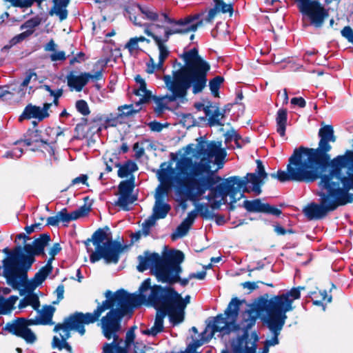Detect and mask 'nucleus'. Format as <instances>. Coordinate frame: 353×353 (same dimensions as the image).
<instances>
[{"instance_id": "obj_1", "label": "nucleus", "mask_w": 353, "mask_h": 353, "mask_svg": "<svg viewBox=\"0 0 353 353\" xmlns=\"http://www.w3.org/2000/svg\"><path fill=\"white\" fill-rule=\"evenodd\" d=\"M226 151L220 141H200L194 151L192 157H182L177 163L179 174L186 176V181L175 178L179 184L188 185V198L198 201L209 190L206 199L213 209H218L230 198V209L233 203L244 196L243 187L246 180L239 176H230L217 185L221 178L216 172L223 167Z\"/></svg>"}, {"instance_id": "obj_2", "label": "nucleus", "mask_w": 353, "mask_h": 353, "mask_svg": "<svg viewBox=\"0 0 353 353\" xmlns=\"http://www.w3.org/2000/svg\"><path fill=\"white\" fill-rule=\"evenodd\" d=\"M350 165L353 166L352 151L334 158L330 163L329 173L319 175V203H311L304 209L308 219H321L339 206L353 202V173H342L343 169Z\"/></svg>"}, {"instance_id": "obj_3", "label": "nucleus", "mask_w": 353, "mask_h": 353, "mask_svg": "<svg viewBox=\"0 0 353 353\" xmlns=\"http://www.w3.org/2000/svg\"><path fill=\"white\" fill-rule=\"evenodd\" d=\"M320 141L317 148L300 147L295 149L289 159L287 172L279 170L270 176L281 182L290 181L311 183L319 177V168L330 167L332 161L329 152L332 149L330 142H335L336 137L332 125H327L319 131Z\"/></svg>"}, {"instance_id": "obj_4", "label": "nucleus", "mask_w": 353, "mask_h": 353, "mask_svg": "<svg viewBox=\"0 0 353 353\" xmlns=\"http://www.w3.org/2000/svg\"><path fill=\"white\" fill-rule=\"evenodd\" d=\"M50 240V236L43 234L35 239L32 244L27 243L23 248L17 246L3 260V275L7 284L13 289L19 290L21 295L25 292H32L51 272L52 266L48 263L31 280L28 279V271L34 261V256L43 254Z\"/></svg>"}, {"instance_id": "obj_5", "label": "nucleus", "mask_w": 353, "mask_h": 353, "mask_svg": "<svg viewBox=\"0 0 353 353\" xmlns=\"http://www.w3.org/2000/svg\"><path fill=\"white\" fill-rule=\"evenodd\" d=\"M181 57L185 65L173 71L172 76H163V80L168 93L155 99L157 105L156 110L162 111L170 102H183L190 88L193 94H196L201 92L206 86L207 73L210 66L199 55L197 49L192 48L185 52Z\"/></svg>"}, {"instance_id": "obj_6", "label": "nucleus", "mask_w": 353, "mask_h": 353, "mask_svg": "<svg viewBox=\"0 0 353 353\" xmlns=\"http://www.w3.org/2000/svg\"><path fill=\"white\" fill-rule=\"evenodd\" d=\"M150 288V279H145L139 289V294H128L124 290H119L113 294L109 290L105 292L106 300L99 304L93 312L85 314H94L97 311L99 316L105 310H110L105 316L101 319V327L103 334L107 339L117 336V332L121 329V321L122 318L131 314L133 308L144 304L146 301L145 292Z\"/></svg>"}, {"instance_id": "obj_7", "label": "nucleus", "mask_w": 353, "mask_h": 353, "mask_svg": "<svg viewBox=\"0 0 353 353\" xmlns=\"http://www.w3.org/2000/svg\"><path fill=\"white\" fill-rule=\"evenodd\" d=\"M305 287L293 288L290 290L268 298L262 296L258 299V307L261 310L262 323L272 334L270 345L279 343L278 336L280 334L288 319L286 313L294 310L292 303L301 296V290Z\"/></svg>"}, {"instance_id": "obj_8", "label": "nucleus", "mask_w": 353, "mask_h": 353, "mask_svg": "<svg viewBox=\"0 0 353 353\" xmlns=\"http://www.w3.org/2000/svg\"><path fill=\"white\" fill-rule=\"evenodd\" d=\"M241 301L237 298H233L229 303L224 314L217 315L212 323H209L205 329L212 336L215 332H219L222 335L228 334L232 332L242 331L243 335L236 340L241 339H250L248 332L255 324L257 317L262 321L261 310L258 307V301L247 310L242 312L239 318V311Z\"/></svg>"}, {"instance_id": "obj_9", "label": "nucleus", "mask_w": 353, "mask_h": 353, "mask_svg": "<svg viewBox=\"0 0 353 353\" xmlns=\"http://www.w3.org/2000/svg\"><path fill=\"white\" fill-rule=\"evenodd\" d=\"M137 270L143 272L151 269L158 281L172 283L176 281L177 273L180 271L179 263L184 260V254L180 250H173L161 257L157 253L145 252L144 256H138Z\"/></svg>"}, {"instance_id": "obj_10", "label": "nucleus", "mask_w": 353, "mask_h": 353, "mask_svg": "<svg viewBox=\"0 0 353 353\" xmlns=\"http://www.w3.org/2000/svg\"><path fill=\"white\" fill-rule=\"evenodd\" d=\"M139 10L144 18L157 22V27L164 30L165 40H168L170 37L173 34H184L195 32L202 25V21L199 20L198 15L175 19L167 12H159L151 7L139 6Z\"/></svg>"}, {"instance_id": "obj_11", "label": "nucleus", "mask_w": 353, "mask_h": 353, "mask_svg": "<svg viewBox=\"0 0 353 353\" xmlns=\"http://www.w3.org/2000/svg\"><path fill=\"white\" fill-rule=\"evenodd\" d=\"M149 299L154 305L164 307L168 311L170 321L173 325L183 321L185 309L190 302V296L184 299L172 288H162L160 285L150 286Z\"/></svg>"}, {"instance_id": "obj_12", "label": "nucleus", "mask_w": 353, "mask_h": 353, "mask_svg": "<svg viewBox=\"0 0 353 353\" xmlns=\"http://www.w3.org/2000/svg\"><path fill=\"white\" fill-rule=\"evenodd\" d=\"M90 260L95 263L103 259L106 263H117L119 254L123 248L121 243L113 241L110 234L102 229H98L92 236L84 242Z\"/></svg>"}, {"instance_id": "obj_13", "label": "nucleus", "mask_w": 353, "mask_h": 353, "mask_svg": "<svg viewBox=\"0 0 353 353\" xmlns=\"http://www.w3.org/2000/svg\"><path fill=\"white\" fill-rule=\"evenodd\" d=\"M97 311L94 314H85L82 312H75L68 318H65L63 323H59L54 327V332H59L60 337L54 336L52 343L53 348L59 350L65 349L72 352V347L66 340L70 337V331L75 330L81 336L85 334L84 325L93 323L99 316Z\"/></svg>"}, {"instance_id": "obj_14", "label": "nucleus", "mask_w": 353, "mask_h": 353, "mask_svg": "<svg viewBox=\"0 0 353 353\" xmlns=\"http://www.w3.org/2000/svg\"><path fill=\"white\" fill-rule=\"evenodd\" d=\"M303 19H308L312 26L321 28L328 17L327 11L317 0H294Z\"/></svg>"}, {"instance_id": "obj_15", "label": "nucleus", "mask_w": 353, "mask_h": 353, "mask_svg": "<svg viewBox=\"0 0 353 353\" xmlns=\"http://www.w3.org/2000/svg\"><path fill=\"white\" fill-rule=\"evenodd\" d=\"M181 158L182 157L176 161L175 169L167 165L166 163H162L161 164V169L157 172L158 179L161 182V185L157 188L156 191L169 192L171 190L172 185L174 184L179 188H185L186 195L188 196V185L186 183L179 184L175 180V178L178 176L184 181H186L187 179L185 175L179 174V172L177 169V163Z\"/></svg>"}, {"instance_id": "obj_16", "label": "nucleus", "mask_w": 353, "mask_h": 353, "mask_svg": "<svg viewBox=\"0 0 353 353\" xmlns=\"http://www.w3.org/2000/svg\"><path fill=\"white\" fill-rule=\"evenodd\" d=\"M256 170L255 173H248L245 176L240 178V180H246L243 187L244 192H254L256 195L261 193V186L263 184V180L268 176L264 166L260 160H256Z\"/></svg>"}, {"instance_id": "obj_17", "label": "nucleus", "mask_w": 353, "mask_h": 353, "mask_svg": "<svg viewBox=\"0 0 353 353\" xmlns=\"http://www.w3.org/2000/svg\"><path fill=\"white\" fill-rule=\"evenodd\" d=\"M270 341L271 339L265 341V346L261 353H268L269 351V347L274 345L269 344ZM257 341L258 336L254 333L252 334V336L250 339H241L235 340L232 342L233 353H256ZM222 353L228 352L223 351Z\"/></svg>"}, {"instance_id": "obj_18", "label": "nucleus", "mask_w": 353, "mask_h": 353, "mask_svg": "<svg viewBox=\"0 0 353 353\" xmlns=\"http://www.w3.org/2000/svg\"><path fill=\"white\" fill-rule=\"evenodd\" d=\"M29 319L26 320L23 318L18 319L12 323H8L7 330L18 336L23 338L28 343H33L35 342L36 335L28 327Z\"/></svg>"}, {"instance_id": "obj_19", "label": "nucleus", "mask_w": 353, "mask_h": 353, "mask_svg": "<svg viewBox=\"0 0 353 353\" xmlns=\"http://www.w3.org/2000/svg\"><path fill=\"white\" fill-rule=\"evenodd\" d=\"M102 77L101 72H96L94 74L88 72H83L80 74H75L71 72L67 77L68 85L70 88L75 90L77 92L82 90L90 79L99 80Z\"/></svg>"}, {"instance_id": "obj_20", "label": "nucleus", "mask_w": 353, "mask_h": 353, "mask_svg": "<svg viewBox=\"0 0 353 353\" xmlns=\"http://www.w3.org/2000/svg\"><path fill=\"white\" fill-rule=\"evenodd\" d=\"M169 192L156 191L155 202L152 208V216L156 220L166 217L171 210V206L165 202Z\"/></svg>"}, {"instance_id": "obj_21", "label": "nucleus", "mask_w": 353, "mask_h": 353, "mask_svg": "<svg viewBox=\"0 0 353 353\" xmlns=\"http://www.w3.org/2000/svg\"><path fill=\"white\" fill-rule=\"evenodd\" d=\"M149 303L151 305L156 307L157 309H158L154 325L150 329H147L145 331H143L144 334L154 336L163 331V319L165 318L166 314H168V311L164 307L154 305L152 301H150L149 299V295H146V301H145L144 303Z\"/></svg>"}, {"instance_id": "obj_22", "label": "nucleus", "mask_w": 353, "mask_h": 353, "mask_svg": "<svg viewBox=\"0 0 353 353\" xmlns=\"http://www.w3.org/2000/svg\"><path fill=\"white\" fill-rule=\"evenodd\" d=\"M203 208V205H198L196 210H192L188 214L187 217L182 221V223L176 228V230L172 234V239L182 238L185 236L191 225L193 224L196 217L197 216L198 212H202Z\"/></svg>"}, {"instance_id": "obj_23", "label": "nucleus", "mask_w": 353, "mask_h": 353, "mask_svg": "<svg viewBox=\"0 0 353 353\" xmlns=\"http://www.w3.org/2000/svg\"><path fill=\"white\" fill-rule=\"evenodd\" d=\"M52 103H46L43 108L28 105L25 108L22 114L19 117V120L22 121L31 118L38 119L40 121L43 120L49 116L48 110L52 106Z\"/></svg>"}, {"instance_id": "obj_24", "label": "nucleus", "mask_w": 353, "mask_h": 353, "mask_svg": "<svg viewBox=\"0 0 353 353\" xmlns=\"http://www.w3.org/2000/svg\"><path fill=\"white\" fill-rule=\"evenodd\" d=\"M38 315L34 319H29L30 325H53L52 316L55 307L52 305H45L40 310L38 309Z\"/></svg>"}, {"instance_id": "obj_25", "label": "nucleus", "mask_w": 353, "mask_h": 353, "mask_svg": "<svg viewBox=\"0 0 353 353\" xmlns=\"http://www.w3.org/2000/svg\"><path fill=\"white\" fill-rule=\"evenodd\" d=\"M89 211L90 208L83 205L70 213H68L67 209L63 208L60 212H57V214L59 222L68 223L71 221L77 220L80 217L85 216Z\"/></svg>"}, {"instance_id": "obj_26", "label": "nucleus", "mask_w": 353, "mask_h": 353, "mask_svg": "<svg viewBox=\"0 0 353 353\" xmlns=\"http://www.w3.org/2000/svg\"><path fill=\"white\" fill-rule=\"evenodd\" d=\"M70 0H52L53 6L49 10L50 16H57L61 21L67 19L68 11L67 8Z\"/></svg>"}, {"instance_id": "obj_27", "label": "nucleus", "mask_w": 353, "mask_h": 353, "mask_svg": "<svg viewBox=\"0 0 353 353\" xmlns=\"http://www.w3.org/2000/svg\"><path fill=\"white\" fill-rule=\"evenodd\" d=\"M112 339V343H104L102 353H114V350L116 351V353H128L130 345H127L125 343L124 346L121 345L123 341L122 339H119V336H114Z\"/></svg>"}, {"instance_id": "obj_28", "label": "nucleus", "mask_w": 353, "mask_h": 353, "mask_svg": "<svg viewBox=\"0 0 353 353\" xmlns=\"http://www.w3.org/2000/svg\"><path fill=\"white\" fill-rule=\"evenodd\" d=\"M288 119V111L286 109L281 108L277 111L276 121V131L281 137H284Z\"/></svg>"}, {"instance_id": "obj_29", "label": "nucleus", "mask_w": 353, "mask_h": 353, "mask_svg": "<svg viewBox=\"0 0 353 353\" xmlns=\"http://www.w3.org/2000/svg\"><path fill=\"white\" fill-rule=\"evenodd\" d=\"M153 39L158 46L159 50V65H163L165 59L169 55V50L167 47L164 45L168 40H165V34H163L162 37L154 36Z\"/></svg>"}, {"instance_id": "obj_30", "label": "nucleus", "mask_w": 353, "mask_h": 353, "mask_svg": "<svg viewBox=\"0 0 353 353\" xmlns=\"http://www.w3.org/2000/svg\"><path fill=\"white\" fill-rule=\"evenodd\" d=\"M206 116L209 117V123L210 125H222L221 121L223 118V114L220 112L218 108H214L211 110L210 107L204 108Z\"/></svg>"}, {"instance_id": "obj_31", "label": "nucleus", "mask_w": 353, "mask_h": 353, "mask_svg": "<svg viewBox=\"0 0 353 353\" xmlns=\"http://www.w3.org/2000/svg\"><path fill=\"white\" fill-rule=\"evenodd\" d=\"M18 297L16 296H10L8 299L0 296V315L10 313Z\"/></svg>"}, {"instance_id": "obj_32", "label": "nucleus", "mask_w": 353, "mask_h": 353, "mask_svg": "<svg viewBox=\"0 0 353 353\" xmlns=\"http://www.w3.org/2000/svg\"><path fill=\"white\" fill-rule=\"evenodd\" d=\"M265 205V203H262L259 199L252 201L245 200L243 204L247 211L252 212H263Z\"/></svg>"}, {"instance_id": "obj_33", "label": "nucleus", "mask_w": 353, "mask_h": 353, "mask_svg": "<svg viewBox=\"0 0 353 353\" xmlns=\"http://www.w3.org/2000/svg\"><path fill=\"white\" fill-rule=\"evenodd\" d=\"M24 143L25 145L30 146L36 144V147L40 148L42 145H47L48 142L39 137L38 131L36 130L30 134V137L17 143Z\"/></svg>"}, {"instance_id": "obj_34", "label": "nucleus", "mask_w": 353, "mask_h": 353, "mask_svg": "<svg viewBox=\"0 0 353 353\" xmlns=\"http://www.w3.org/2000/svg\"><path fill=\"white\" fill-rule=\"evenodd\" d=\"M137 169L138 167L137 164L129 161L119 168L118 170V176L120 178L127 177L128 175L137 170Z\"/></svg>"}, {"instance_id": "obj_35", "label": "nucleus", "mask_w": 353, "mask_h": 353, "mask_svg": "<svg viewBox=\"0 0 353 353\" xmlns=\"http://www.w3.org/2000/svg\"><path fill=\"white\" fill-rule=\"evenodd\" d=\"M135 94L137 96H140L141 98L139 101L137 103L136 105L138 107L141 104L146 103L151 97V94L146 89V83L145 82L143 84L139 85V88L137 89L134 92Z\"/></svg>"}, {"instance_id": "obj_36", "label": "nucleus", "mask_w": 353, "mask_h": 353, "mask_svg": "<svg viewBox=\"0 0 353 353\" xmlns=\"http://www.w3.org/2000/svg\"><path fill=\"white\" fill-rule=\"evenodd\" d=\"M134 199L131 194H121L118 200L115 202V205L121 207L123 210H128V206L134 202Z\"/></svg>"}, {"instance_id": "obj_37", "label": "nucleus", "mask_w": 353, "mask_h": 353, "mask_svg": "<svg viewBox=\"0 0 353 353\" xmlns=\"http://www.w3.org/2000/svg\"><path fill=\"white\" fill-rule=\"evenodd\" d=\"M199 336L200 339H193L192 342L191 343V344L194 345L196 349L199 347L203 345L204 343L208 342L212 338V334H209L208 329H205Z\"/></svg>"}, {"instance_id": "obj_38", "label": "nucleus", "mask_w": 353, "mask_h": 353, "mask_svg": "<svg viewBox=\"0 0 353 353\" xmlns=\"http://www.w3.org/2000/svg\"><path fill=\"white\" fill-rule=\"evenodd\" d=\"M223 82V78L220 76H216L214 78H213L212 80L209 82V87L212 92V93L215 96L217 97L219 94V90L220 88L221 85Z\"/></svg>"}, {"instance_id": "obj_39", "label": "nucleus", "mask_w": 353, "mask_h": 353, "mask_svg": "<svg viewBox=\"0 0 353 353\" xmlns=\"http://www.w3.org/2000/svg\"><path fill=\"white\" fill-rule=\"evenodd\" d=\"M146 39L141 36L139 37H133L131 38L129 41L125 44V48H127L130 53L134 52V51L139 50V42L145 41Z\"/></svg>"}, {"instance_id": "obj_40", "label": "nucleus", "mask_w": 353, "mask_h": 353, "mask_svg": "<svg viewBox=\"0 0 353 353\" xmlns=\"http://www.w3.org/2000/svg\"><path fill=\"white\" fill-rule=\"evenodd\" d=\"M140 109L141 108H139L138 109H134V105L132 104L124 105L119 106L118 108L119 115H121L122 117L133 115L134 114L137 113L140 110Z\"/></svg>"}, {"instance_id": "obj_41", "label": "nucleus", "mask_w": 353, "mask_h": 353, "mask_svg": "<svg viewBox=\"0 0 353 353\" xmlns=\"http://www.w3.org/2000/svg\"><path fill=\"white\" fill-rule=\"evenodd\" d=\"M156 221L152 216H150L142 223L141 232L144 236H148L150 234L151 228L156 223Z\"/></svg>"}, {"instance_id": "obj_42", "label": "nucleus", "mask_w": 353, "mask_h": 353, "mask_svg": "<svg viewBox=\"0 0 353 353\" xmlns=\"http://www.w3.org/2000/svg\"><path fill=\"white\" fill-rule=\"evenodd\" d=\"M25 301L28 302V305H31L34 310H38L40 306L39 299L37 295L30 294L25 296Z\"/></svg>"}, {"instance_id": "obj_43", "label": "nucleus", "mask_w": 353, "mask_h": 353, "mask_svg": "<svg viewBox=\"0 0 353 353\" xmlns=\"http://www.w3.org/2000/svg\"><path fill=\"white\" fill-rule=\"evenodd\" d=\"M133 190V184L130 181H124L119 185V193L131 194Z\"/></svg>"}, {"instance_id": "obj_44", "label": "nucleus", "mask_w": 353, "mask_h": 353, "mask_svg": "<svg viewBox=\"0 0 353 353\" xmlns=\"http://www.w3.org/2000/svg\"><path fill=\"white\" fill-rule=\"evenodd\" d=\"M40 24V19L38 18H32L26 21L21 26V29H27L34 32V28Z\"/></svg>"}, {"instance_id": "obj_45", "label": "nucleus", "mask_w": 353, "mask_h": 353, "mask_svg": "<svg viewBox=\"0 0 353 353\" xmlns=\"http://www.w3.org/2000/svg\"><path fill=\"white\" fill-rule=\"evenodd\" d=\"M76 108L79 112L83 116H87L90 114V109L87 102L84 100H79L76 102Z\"/></svg>"}, {"instance_id": "obj_46", "label": "nucleus", "mask_w": 353, "mask_h": 353, "mask_svg": "<svg viewBox=\"0 0 353 353\" xmlns=\"http://www.w3.org/2000/svg\"><path fill=\"white\" fill-rule=\"evenodd\" d=\"M215 2V6L216 9H218V11H221L223 13H227V12H232V6L231 4H226L221 0H214Z\"/></svg>"}, {"instance_id": "obj_47", "label": "nucleus", "mask_w": 353, "mask_h": 353, "mask_svg": "<svg viewBox=\"0 0 353 353\" xmlns=\"http://www.w3.org/2000/svg\"><path fill=\"white\" fill-rule=\"evenodd\" d=\"M42 88L46 91L50 93V96L54 97L53 103H54L55 105H58V99L62 95V90H53L48 85H43Z\"/></svg>"}, {"instance_id": "obj_48", "label": "nucleus", "mask_w": 353, "mask_h": 353, "mask_svg": "<svg viewBox=\"0 0 353 353\" xmlns=\"http://www.w3.org/2000/svg\"><path fill=\"white\" fill-rule=\"evenodd\" d=\"M163 65H159V61L157 63H155L152 59L147 63V69L146 72L149 74H152L156 70H163Z\"/></svg>"}, {"instance_id": "obj_49", "label": "nucleus", "mask_w": 353, "mask_h": 353, "mask_svg": "<svg viewBox=\"0 0 353 353\" xmlns=\"http://www.w3.org/2000/svg\"><path fill=\"white\" fill-rule=\"evenodd\" d=\"M121 117H122L119 115V112L115 114H110L105 117V123L108 126H116L119 123V119Z\"/></svg>"}, {"instance_id": "obj_50", "label": "nucleus", "mask_w": 353, "mask_h": 353, "mask_svg": "<svg viewBox=\"0 0 353 353\" xmlns=\"http://www.w3.org/2000/svg\"><path fill=\"white\" fill-rule=\"evenodd\" d=\"M50 59L52 61H64L66 59L65 53L64 51L56 50L50 55Z\"/></svg>"}, {"instance_id": "obj_51", "label": "nucleus", "mask_w": 353, "mask_h": 353, "mask_svg": "<svg viewBox=\"0 0 353 353\" xmlns=\"http://www.w3.org/2000/svg\"><path fill=\"white\" fill-rule=\"evenodd\" d=\"M341 32L344 38L353 44V30L350 26H345Z\"/></svg>"}, {"instance_id": "obj_52", "label": "nucleus", "mask_w": 353, "mask_h": 353, "mask_svg": "<svg viewBox=\"0 0 353 353\" xmlns=\"http://www.w3.org/2000/svg\"><path fill=\"white\" fill-rule=\"evenodd\" d=\"M263 212L271 214L275 216H279L281 214V210L268 203H265Z\"/></svg>"}, {"instance_id": "obj_53", "label": "nucleus", "mask_w": 353, "mask_h": 353, "mask_svg": "<svg viewBox=\"0 0 353 353\" xmlns=\"http://www.w3.org/2000/svg\"><path fill=\"white\" fill-rule=\"evenodd\" d=\"M135 338L134 327H131L126 333L125 343L131 345Z\"/></svg>"}, {"instance_id": "obj_54", "label": "nucleus", "mask_w": 353, "mask_h": 353, "mask_svg": "<svg viewBox=\"0 0 353 353\" xmlns=\"http://www.w3.org/2000/svg\"><path fill=\"white\" fill-rule=\"evenodd\" d=\"M133 150L135 153V157L137 159L141 158L144 154V148L139 144V142H137L134 144Z\"/></svg>"}, {"instance_id": "obj_55", "label": "nucleus", "mask_w": 353, "mask_h": 353, "mask_svg": "<svg viewBox=\"0 0 353 353\" xmlns=\"http://www.w3.org/2000/svg\"><path fill=\"white\" fill-rule=\"evenodd\" d=\"M45 0H21L20 8H29L34 3H37V5L39 6Z\"/></svg>"}, {"instance_id": "obj_56", "label": "nucleus", "mask_w": 353, "mask_h": 353, "mask_svg": "<svg viewBox=\"0 0 353 353\" xmlns=\"http://www.w3.org/2000/svg\"><path fill=\"white\" fill-rule=\"evenodd\" d=\"M32 34V30H26V31L23 32L22 33L14 37L13 40H14L16 43L20 42V41L24 40L26 38L30 37Z\"/></svg>"}, {"instance_id": "obj_57", "label": "nucleus", "mask_w": 353, "mask_h": 353, "mask_svg": "<svg viewBox=\"0 0 353 353\" xmlns=\"http://www.w3.org/2000/svg\"><path fill=\"white\" fill-rule=\"evenodd\" d=\"M148 126L152 131L160 132L163 130V125L157 121H152L148 123Z\"/></svg>"}, {"instance_id": "obj_58", "label": "nucleus", "mask_w": 353, "mask_h": 353, "mask_svg": "<svg viewBox=\"0 0 353 353\" xmlns=\"http://www.w3.org/2000/svg\"><path fill=\"white\" fill-rule=\"evenodd\" d=\"M87 179H88L87 175H85V174H81L80 176L74 178L72 181V185H79L80 183L85 184L86 181H87Z\"/></svg>"}, {"instance_id": "obj_59", "label": "nucleus", "mask_w": 353, "mask_h": 353, "mask_svg": "<svg viewBox=\"0 0 353 353\" xmlns=\"http://www.w3.org/2000/svg\"><path fill=\"white\" fill-rule=\"evenodd\" d=\"M291 103L298 105L300 108H304L306 105L305 99L302 97H294L291 99Z\"/></svg>"}, {"instance_id": "obj_60", "label": "nucleus", "mask_w": 353, "mask_h": 353, "mask_svg": "<svg viewBox=\"0 0 353 353\" xmlns=\"http://www.w3.org/2000/svg\"><path fill=\"white\" fill-rule=\"evenodd\" d=\"M34 77H37V75L34 72H28L26 74V77L23 80L22 83H21V88H25L28 86V85L30 83L31 79Z\"/></svg>"}, {"instance_id": "obj_61", "label": "nucleus", "mask_w": 353, "mask_h": 353, "mask_svg": "<svg viewBox=\"0 0 353 353\" xmlns=\"http://www.w3.org/2000/svg\"><path fill=\"white\" fill-rule=\"evenodd\" d=\"M44 50L46 52H54L57 50V44L54 40L51 39L48 43L44 46Z\"/></svg>"}, {"instance_id": "obj_62", "label": "nucleus", "mask_w": 353, "mask_h": 353, "mask_svg": "<svg viewBox=\"0 0 353 353\" xmlns=\"http://www.w3.org/2000/svg\"><path fill=\"white\" fill-rule=\"evenodd\" d=\"M206 276L205 271H201L197 273H191L189 274V279H196L199 280H203Z\"/></svg>"}, {"instance_id": "obj_63", "label": "nucleus", "mask_w": 353, "mask_h": 353, "mask_svg": "<svg viewBox=\"0 0 353 353\" xmlns=\"http://www.w3.org/2000/svg\"><path fill=\"white\" fill-rule=\"evenodd\" d=\"M59 223V219L57 213L55 216H50L47 219V224L49 225L57 226Z\"/></svg>"}, {"instance_id": "obj_64", "label": "nucleus", "mask_w": 353, "mask_h": 353, "mask_svg": "<svg viewBox=\"0 0 353 353\" xmlns=\"http://www.w3.org/2000/svg\"><path fill=\"white\" fill-rule=\"evenodd\" d=\"M145 345L142 343H134V353H145Z\"/></svg>"}]
</instances>
